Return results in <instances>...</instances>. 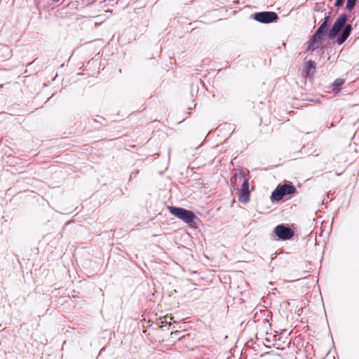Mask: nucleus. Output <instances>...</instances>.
I'll use <instances>...</instances> for the list:
<instances>
[{
  "label": "nucleus",
  "mask_w": 359,
  "mask_h": 359,
  "mask_svg": "<svg viewBox=\"0 0 359 359\" xmlns=\"http://www.w3.org/2000/svg\"><path fill=\"white\" fill-rule=\"evenodd\" d=\"M88 123L93 127L95 130H100L102 126H106V123L100 121L96 118L89 119Z\"/></svg>",
  "instance_id": "nucleus-10"
},
{
  "label": "nucleus",
  "mask_w": 359,
  "mask_h": 359,
  "mask_svg": "<svg viewBox=\"0 0 359 359\" xmlns=\"http://www.w3.org/2000/svg\"><path fill=\"white\" fill-rule=\"evenodd\" d=\"M252 17L255 20L264 24L276 22L278 18V14L273 11L257 12L253 14Z\"/></svg>",
  "instance_id": "nucleus-5"
},
{
  "label": "nucleus",
  "mask_w": 359,
  "mask_h": 359,
  "mask_svg": "<svg viewBox=\"0 0 359 359\" xmlns=\"http://www.w3.org/2000/svg\"><path fill=\"white\" fill-rule=\"evenodd\" d=\"M297 193V187L290 181L285 180L283 184H278L271 192L270 198L272 203H278L288 195Z\"/></svg>",
  "instance_id": "nucleus-2"
},
{
  "label": "nucleus",
  "mask_w": 359,
  "mask_h": 359,
  "mask_svg": "<svg viewBox=\"0 0 359 359\" xmlns=\"http://www.w3.org/2000/svg\"><path fill=\"white\" fill-rule=\"evenodd\" d=\"M316 70V63L314 60L304 59L301 69L302 77L311 79L313 76Z\"/></svg>",
  "instance_id": "nucleus-7"
},
{
  "label": "nucleus",
  "mask_w": 359,
  "mask_h": 359,
  "mask_svg": "<svg viewBox=\"0 0 359 359\" xmlns=\"http://www.w3.org/2000/svg\"><path fill=\"white\" fill-rule=\"evenodd\" d=\"M246 179L245 172L242 170H235L231 178V187L234 190H238L240 184Z\"/></svg>",
  "instance_id": "nucleus-9"
},
{
  "label": "nucleus",
  "mask_w": 359,
  "mask_h": 359,
  "mask_svg": "<svg viewBox=\"0 0 359 359\" xmlns=\"http://www.w3.org/2000/svg\"><path fill=\"white\" fill-rule=\"evenodd\" d=\"M347 15L341 13L335 20L332 27L327 32L329 40L335 41L338 45L344 43L352 32V26L347 24Z\"/></svg>",
  "instance_id": "nucleus-1"
},
{
  "label": "nucleus",
  "mask_w": 359,
  "mask_h": 359,
  "mask_svg": "<svg viewBox=\"0 0 359 359\" xmlns=\"http://www.w3.org/2000/svg\"><path fill=\"white\" fill-rule=\"evenodd\" d=\"M357 1L358 0H347L346 5V8L348 11H351L354 8V7L355 6Z\"/></svg>",
  "instance_id": "nucleus-13"
},
{
  "label": "nucleus",
  "mask_w": 359,
  "mask_h": 359,
  "mask_svg": "<svg viewBox=\"0 0 359 359\" xmlns=\"http://www.w3.org/2000/svg\"><path fill=\"white\" fill-rule=\"evenodd\" d=\"M330 15H327L326 16L324 20H323V22L321 23V25H324L325 26H327L328 27V24L330 22Z\"/></svg>",
  "instance_id": "nucleus-15"
},
{
  "label": "nucleus",
  "mask_w": 359,
  "mask_h": 359,
  "mask_svg": "<svg viewBox=\"0 0 359 359\" xmlns=\"http://www.w3.org/2000/svg\"><path fill=\"white\" fill-rule=\"evenodd\" d=\"M345 0H336L334 6L337 7H340L344 5Z\"/></svg>",
  "instance_id": "nucleus-16"
},
{
  "label": "nucleus",
  "mask_w": 359,
  "mask_h": 359,
  "mask_svg": "<svg viewBox=\"0 0 359 359\" xmlns=\"http://www.w3.org/2000/svg\"><path fill=\"white\" fill-rule=\"evenodd\" d=\"M4 86V84H0V88H2Z\"/></svg>",
  "instance_id": "nucleus-20"
},
{
  "label": "nucleus",
  "mask_w": 359,
  "mask_h": 359,
  "mask_svg": "<svg viewBox=\"0 0 359 359\" xmlns=\"http://www.w3.org/2000/svg\"><path fill=\"white\" fill-rule=\"evenodd\" d=\"M265 340L269 342L271 341L269 338H266Z\"/></svg>",
  "instance_id": "nucleus-19"
},
{
  "label": "nucleus",
  "mask_w": 359,
  "mask_h": 359,
  "mask_svg": "<svg viewBox=\"0 0 359 359\" xmlns=\"http://www.w3.org/2000/svg\"><path fill=\"white\" fill-rule=\"evenodd\" d=\"M167 208L171 215L182 220L189 226H192L195 224L196 220L198 219V217L191 210L174 205H168Z\"/></svg>",
  "instance_id": "nucleus-3"
},
{
  "label": "nucleus",
  "mask_w": 359,
  "mask_h": 359,
  "mask_svg": "<svg viewBox=\"0 0 359 359\" xmlns=\"http://www.w3.org/2000/svg\"><path fill=\"white\" fill-rule=\"evenodd\" d=\"M249 179L246 178L241 184V188H238V201L243 203H247L250 199V192L249 191Z\"/></svg>",
  "instance_id": "nucleus-6"
},
{
  "label": "nucleus",
  "mask_w": 359,
  "mask_h": 359,
  "mask_svg": "<svg viewBox=\"0 0 359 359\" xmlns=\"http://www.w3.org/2000/svg\"><path fill=\"white\" fill-rule=\"evenodd\" d=\"M98 120H99L100 121H102V123H103V121H104V122H105V121H106V119H105L104 117H102V116H100Z\"/></svg>",
  "instance_id": "nucleus-18"
},
{
  "label": "nucleus",
  "mask_w": 359,
  "mask_h": 359,
  "mask_svg": "<svg viewBox=\"0 0 359 359\" xmlns=\"http://www.w3.org/2000/svg\"><path fill=\"white\" fill-rule=\"evenodd\" d=\"M327 32V27L324 25H320L304 45H315V43L320 42Z\"/></svg>",
  "instance_id": "nucleus-8"
},
{
  "label": "nucleus",
  "mask_w": 359,
  "mask_h": 359,
  "mask_svg": "<svg viewBox=\"0 0 359 359\" xmlns=\"http://www.w3.org/2000/svg\"><path fill=\"white\" fill-rule=\"evenodd\" d=\"M53 2H57L59 0H52Z\"/></svg>",
  "instance_id": "nucleus-21"
},
{
  "label": "nucleus",
  "mask_w": 359,
  "mask_h": 359,
  "mask_svg": "<svg viewBox=\"0 0 359 359\" xmlns=\"http://www.w3.org/2000/svg\"><path fill=\"white\" fill-rule=\"evenodd\" d=\"M277 237V241H289L293 238L295 235V229L292 228L289 224H279L273 231Z\"/></svg>",
  "instance_id": "nucleus-4"
},
{
  "label": "nucleus",
  "mask_w": 359,
  "mask_h": 359,
  "mask_svg": "<svg viewBox=\"0 0 359 359\" xmlns=\"http://www.w3.org/2000/svg\"><path fill=\"white\" fill-rule=\"evenodd\" d=\"M330 46H307V48L306 49V52H313L316 50L317 52H322L324 53V48H329Z\"/></svg>",
  "instance_id": "nucleus-12"
},
{
  "label": "nucleus",
  "mask_w": 359,
  "mask_h": 359,
  "mask_svg": "<svg viewBox=\"0 0 359 359\" xmlns=\"http://www.w3.org/2000/svg\"><path fill=\"white\" fill-rule=\"evenodd\" d=\"M139 172V170H135L134 171H133L131 173H130V180L133 177V176H135L137 174H138Z\"/></svg>",
  "instance_id": "nucleus-17"
},
{
  "label": "nucleus",
  "mask_w": 359,
  "mask_h": 359,
  "mask_svg": "<svg viewBox=\"0 0 359 359\" xmlns=\"http://www.w3.org/2000/svg\"><path fill=\"white\" fill-rule=\"evenodd\" d=\"M157 48V50H156V53H153L152 55L149 57L150 59L151 58H155L158 55H159V53L162 50V46H156Z\"/></svg>",
  "instance_id": "nucleus-14"
},
{
  "label": "nucleus",
  "mask_w": 359,
  "mask_h": 359,
  "mask_svg": "<svg viewBox=\"0 0 359 359\" xmlns=\"http://www.w3.org/2000/svg\"><path fill=\"white\" fill-rule=\"evenodd\" d=\"M345 79L338 78L336 79L332 83V90L334 91H339L341 90V86L344 84Z\"/></svg>",
  "instance_id": "nucleus-11"
}]
</instances>
